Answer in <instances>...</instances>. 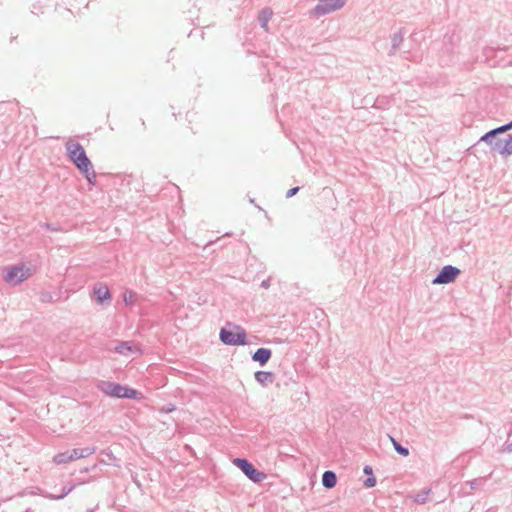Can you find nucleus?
Returning a JSON list of instances; mask_svg holds the SVG:
<instances>
[{
    "label": "nucleus",
    "instance_id": "1a4fd4ad",
    "mask_svg": "<svg viewBox=\"0 0 512 512\" xmlns=\"http://www.w3.org/2000/svg\"><path fill=\"white\" fill-rule=\"evenodd\" d=\"M404 41V33L402 29L394 32L391 36V49L389 51V55H395L398 51L399 47Z\"/></svg>",
    "mask_w": 512,
    "mask_h": 512
},
{
    "label": "nucleus",
    "instance_id": "aec40b11",
    "mask_svg": "<svg viewBox=\"0 0 512 512\" xmlns=\"http://www.w3.org/2000/svg\"><path fill=\"white\" fill-rule=\"evenodd\" d=\"M75 487H76V485H75V484H72V485H70V486H64V487L62 488V492H61V494H60V495H57V496H55V495H49V496H47V497H48V498H50V499H54V500L63 499V498H64L65 496H67V495H68V494H69V493H70V492H71Z\"/></svg>",
    "mask_w": 512,
    "mask_h": 512
},
{
    "label": "nucleus",
    "instance_id": "6e6552de",
    "mask_svg": "<svg viewBox=\"0 0 512 512\" xmlns=\"http://www.w3.org/2000/svg\"><path fill=\"white\" fill-rule=\"evenodd\" d=\"M272 351L268 348H259L252 355V360L264 366L271 358Z\"/></svg>",
    "mask_w": 512,
    "mask_h": 512
},
{
    "label": "nucleus",
    "instance_id": "473e14b6",
    "mask_svg": "<svg viewBox=\"0 0 512 512\" xmlns=\"http://www.w3.org/2000/svg\"><path fill=\"white\" fill-rule=\"evenodd\" d=\"M505 450H506L507 452H509V453H511V452H512V441H511L510 443H507V444H506V448H505Z\"/></svg>",
    "mask_w": 512,
    "mask_h": 512
},
{
    "label": "nucleus",
    "instance_id": "f257e3e1",
    "mask_svg": "<svg viewBox=\"0 0 512 512\" xmlns=\"http://www.w3.org/2000/svg\"><path fill=\"white\" fill-rule=\"evenodd\" d=\"M65 146L69 159L75 164L79 171H87V168L89 169L91 167V161L80 143L68 141Z\"/></svg>",
    "mask_w": 512,
    "mask_h": 512
},
{
    "label": "nucleus",
    "instance_id": "c85d7f7f",
    "mask_svg": "<svg viewBox=\"0 0 512 512\" xmlns=\"http://www.w3.org/2000/svg\"><path fill=\"white\" fill-rule=\"evenodd\" d=\"M492 131L495 133V135H496V136H499L500 134L505 133V131H504V129H503V127H502V125H501V126H499V127H496V128H494V129H492Z\"/></svg>",
    "mask_w": 512,
    "mask_h": 512
},
{
    "label": "nucleus",
    "instance_id": "423d86ee",
    "mask_svg": "<svg viewBox=\"0 0 512 512\" xmlns=\"http://www.w3.org/2000/svg\"><path fill=\"white\" fill-rule=\"evenodd\" d=\"M493 151L502 156L512 154V134L507 135L505 139H497L493 145Z\"/></svg>",
    "mask_w": 512,
    "mask_h": 512
},
{
    "label": "nucleus",
    "instance_id": "ddd939ff",
    "mask_svg": "<svg viewBox=\"0 0 512 512\" xmlns=\"http://www.w3.org/2000/svg\"><path fill=\"white\" fill-rule=\"evenodd\" d=\"M337 484V476L335 472L327 470L322 475V485L327 489H332Z\"/></svg>",
    "mask_w": 512,
    "mask_h": 512
},
{
    "label": "nucleus",
    "instance_id": "b1692460",
    "mask_svg": "<svg viewBox=\"0 0 512 512\" xmlns=\"http://www.w3.org/2000/svg\"><path fill=\"white\" fill-rule=\"evenodd\" d=\"M376 485V479L375 477L371 476V477H368L365 481H364V486L367 487V488H371V487H374Z\"/></svg>",
    "mask_w": 512,
    "mask_h": 512
},
{
    "label": "nucleus",
    "instance_id": "393cba45",
    "mask_svg": "<svg viewBox=\"0 0 512 512\" xmlns=\"http://www.w3.org/2000/svg\"><path fill=\"white\" fill-rule=\"evenodd\" d=\"M426 495H427V493H425V494H418V495L415 497V502L420 503V504L425 503V501H426Z\"/></svg>",
    "mask_w": 512,
    "mask_h": 512
},
{
    "label": "nucleus",
    "instance_id": "4468645a",
    "mask_svg": "<svg viewBox=\"0 0 512 512\" xmlns=\"http://www.w3.org/2000/svg\"><path fill=\"white\" fill-rule=\"evenodd\" d=\"M115 351L122 355H129L136 351V347L130 341L120 342L116 345Z\"/></svg>",
    "mask_w": 512,
    "mask_h": 512
},
{
    "label": "nucleus",
    "instance_id": "9d476101",
    "mask_svg": "<svg viewBox=\"0 0 512 512\" xmlns=\"http://www.w3.org/2000/svg\"><path fill=\"white\" fill-rule=\"evenodd\" d=\"M95 452H96L95 447H85V448H81V449L75 448V449H72L71 451H69L70 456H71V461L81 459V458H86V457L94 454Z\"/></svg>",
    "mask_w": 512,
    "mask_h": 512
},
{
    "label": "nucleus",
    "instance_id": "412c9836",
    "mask_svg": "<svg viewBox=\"0 0 512 512\" xmlns=\"http://www.w3.org/2000/svg\"><path fill=\"white\" fill-rule=\"evenodd\" d=\"M393 447L396 450L397 453H399L402 456H408L409 455V449L402 446L399 442H397L394 438L390 437Z\"/></svg>",
    "mask_w": 512,
    "mask_h": 512
},
{
    "label": "nucleus",
    "instance_id": "9b49d317",
    "mask_svg": "<svg viewBox=\"0 0 512 512\" xmlns=\"http://www.w3.org/2000/svg\"><path fill=\"white\" fill-rule=\"evenodd\" d=\"M255 380L262 386H268L274 382L275 375L269 371H257L255 373Z\"/></svg>",
    "mask_w": 512,
    "mask_h": 512
},
{
    "label": "nucleus",
    "instance_id": "6ab92c4d",
    "mask_svg": "<svg viewBox=\"0 0 512 512\" xmlns=\"http://www.w3.org/2000/svg\"><path fill=\"white\" fill-rule=\"evenodd\" d=\"M81 173H83L85 175V178L87 179L88 183L91 184V185H95L96 184V173L93 169V165L91 164V167L88 169L87 168V171H80Z\"/></svg>",
    "mask_w": 512,
    "mask_h": 512
},
{
    "label": "nucleus",
    "instance_id": "a878e982",
    "mask_svg": "<svg viewBox=\"0 0 512 512\" xmlns=\"http://www.w3.org/2000/svg\"><path fill=\"white\" fill-rule=\"evenodd\" d=\"M299 191V187H294V188H291L287 191L286 193V197L287 198H291L293 197L294 195H296V193Z\"/></svg>",
    "mask_w": 512,
    "mask_h": 512
},
{
    "label": "nucleus",
    "instance_id": "f3484780",
    "mask_svg": "<svg viewBox=\"0 0 512 512\" xmlns=\"http://www.w3.org/2000/svg\"><path fill=\"white\" fill-rule=\"evenodd\" d=\"M433 284H447L448 283V265H445L440 273L433 279Z\"/></svg>",
    "mask_w": 512,
    "mask_h": 512
},
{
    "label": "nucleus",
    "instance_id": "2eb2a0df",
    "mask_svg": "<svg viewBox=\"0 0 512 512\" xmlns=\"http://www.w3.org/2000/svg\"><path fill=\"white\" fill-rule=\"evenodd\" d=\"M272 15L273 11L270 8H264L259 13V23L265 31H268V23L271 20Z\"/></svg>",
    "mask_w": 512,
    "mask_h": 512
},
{
    "label": "nucleus",
    "instance_id": "5701e85b",
    "mask_svg": "<svg viewBox=\"0 0 512 512\" xmlns=\"http://www.w3.org/2000/svg\"><path fill=\"white\" fill-rule=\"evenodd\" d=\"M461 273L460 269L450 265V282H453Z\"/></svg>",
    "mask_w": 512,
    "mask_h": 512
},
{
    "label": "nucleus",
    "instance_id": "39448f33",
    "mask_svg": "<svg viewBox=\"0 0 512 512\" xmlns=\"http://www.w3.org/2000/svg\"><path fill=\"white\" fill-rule=\"evenodd\" d=\"M347 0H318V4L311 11V15L320 17L340 10Z\"/></svg>",
    "mask_w": 512,
    "mask_h": 512
},
{
    "label": "nucleus",
    "instance_id": "4be33fe9",
    "mask_svg": "<svg viewBox=\"0 0 512 512\" xmlns=\"http://www.w3.org/2000/svg\"><path fill=\"white\" fill-rule=\"evenodd\" d=\"M138 392L134 389L124 387L122 397L121 398H128V399H134L136 398Z\"/></svg>",
    "mask_w": 512,
    "mask_h": 512
},
{
    "label": "nucleus",
    "instance_id": "7ed1b4c3",
    "mask_svg": "<svg viewBox=\"0 0 512 512\" xmlns=\"http://www.w3.org/2000/svg\"><path fill=\"white\" fill-rule=\"evenodd\" d=\"M4 274V280L13 285L20 284L31 276V269L24 264L7 267Z\"/></svg>",
    "mask_w": 512,
    "mask_h": 512
},
{
    "label": "nucleus",
    "instance_id": "20e7f679",
    "mask_svg": "<svg viewBox=\"0 0 512 512\" xmlns=\"http://www.w3.org/2000/svg\"><path fill=\"white\" fill-rule=\"evenodd\" d=\"M235 328V332L234 331H230L226 328H222L220 330V340L226 344V345H231V346H235V345H245L246 344V331L240 327V326H237L235 325L234 326Z\"/></svg>",
    "mask_w": 512,
    "mask_h": 512
},
{
    "label": "nucleus",
    "instance_id": "72a5a7b5",
    "mask_svg": "<svg viewBox=\"0 0 512 512\" xmlns=\"http://www.w3.org/2000/svg\"><path fill=\"white\" fill-rule=\"evenodd\" d=\"M43 227H45L46 229H49V230H56L55 228H53L50 224L46 223L43 225Z\"/></svg>",
    "mask_w": 512,
    "mask_h": 512
},
{
    "label": "nucleus",
    "instance_id": "f8f14e48",
    "mask_svg": "<svg viewBox=\"0 0 512 512\" xmlns=\"http://www.w3.org/2000/svg\"><path fill=\"white\" fill-rule=\"evenodd\" d=\"M93 291L98 303L100 304H103L105 300H109L111 298L109 289L104 285L95 286Z\"/></svg>",
    "mask_w": 512,
    "mask_h": 512
},
{
    "label": "nucleus",
    "instance_id": "cd10ccee",
    "mask_svg": "<svg viewBox=\"0 0 512 512\" xmlns=\"http://www.w3.org/2000/svg\"><path fill=\"white\" fill-rule=\"evenodd\" d=\"M492 131L495 133V135H496V136H499L500 134L505 133V131H504V129H503V127H502V125H501V126H499V127H496V128H494V129H492Z\"/></svg>",
    "mask_w": 512,
    "mask_h": 512
},
{
    "label": "nucleus",
    "instance_id": "f704fd0d",
    "mask_svg": "<svg viewBox=\"0 0 512 512\" xmlns=\"http://www.w3.org/2000/svg\"><path fill=\"white\" fill-rule=\"evenodd\" d=\"M88 512H93V510H89Z\"/></svg>",
    "mask_w": 512,
    "mask_h": 512
},
{
    "label": "nucleus",
    "instance_id": "f03ea898",
    "mask_svg": "<svg viewBox=\"0 0 512 512\" xmlns=\"http://www.w3.org/2000/svg\"><path fill=\"white\" fill-rule=\"evenodd\" d=\"M233 464L237 466L254 483H261L267 478L264 472L257 470L252 463L245 458H235Z\"/></svg>",
    "mask_w": 512,
    "mask_h": 512
},
{
    "label": "nucleus",
    "instance_id": "c756f323",
    "mask_svg": "<svg viewBox=\"0 0 512 512\" xmlns=\"http://www.w3.org/2000/svg\"><path fill=\"white\" fill-rule=\"evenodd\" d=\"M261 287L268 289L270 287V279L268 278V279L263 280L261 283Z\"/></svg>",
    "mask_w": 512,
    "mask_h": 512
},
{
    "label": "nucleus",
    "instance_id": "0eeeda50",
    "mask_svg": "<svg viewBox=\"0 0 512 512\" xmlns=\"http://www.w3.org/2000/svg\"><path fill=\"white\" fill-rule=\"evenodd\" d=\"M98 387L105 394L112 396V397H117V398L122 397V393H123V389H124V386H122L118 383L110 382V381H102Z\"/></svg>",
    "mask_w": 512,
    "mask_h": 512
},
{
    "label": "nucleus",
    "instance_id": "7c9ffc66",
    "mask_svg": "<svg viewBox=\"0 0 512 512\" xmlns=\"http://www.w3.org/2000/svg\"><path fill=\"white\" fill-rule=\"evenodd\" d=\"M502 127H503V129H504V131H505V132H507V131L511 130V129H512V121H510V122H508V123H506V124L502 125Z\"/></svg>",
    "mask_w": 512,
    "mask_h": 512
},
{
    "label": "nucleus",
    "instance_id": "dca6fc26",
    "mask_svg": "<svg viewBox=\"0 0 512 512\" xmlns=\"http://www.w3.org/2000/svg\"><path fill=\"white\" fill-rule=\"evenodd\" d=\"M497 139H500L498 136L495 135V133L491 130L486 132L479 140V142H484L487 145L490 146L491 150L493 151V145L495 144V141Z\"/></svg>",
    "mask_w": 512,
    "mask_h": 512
},
{
    "label": "nucleus",
    "instance_id": "a211bd4d",
    "mask_svg": "<svg viewBox=\"0 0 512 512\" xmlns=\"http://www.w3.org/2000/svg\"><path fill=\"white\" fill-rule=\"evenodd\" d=\"M54 463L56 464H65L71 462V456L69 451L58 453L53 458Z\"/></svg>",
    "mask_w": 512,
    "mask_h": 512
},
{
    "label": "nucleus",
    "instance_id": "bb28decb",
    "mask_svg": "<svg viewBox=\"0 0 512 512\" xmlns=\"http://www.w3.org/2000/svg\"><path fill=\"white\" fill-rule=\"evenodd\" d=\"M482 481H484L483 478L474 479V480L470 481L469 483H470L471 489H475L477 487L478 483L482 482Z\"/></svg>",
    "mask_w": 512,
    "mask_h": 512
},
{
    "label": "nucleus",
    "instance_id": "2f4dec72",
    "mask_svg": "<svg viewBox=\"0 0 512 512\" xmlns=\"http://www.w3.org/2000/svg\"><path fill=\"white\" fill-rule=\"evenodd\" d=\"M364 473L365 474H372V468L370 466L364 467Z\"/></svg>",
    "mask_w": 512,
    "mask_h": 512
}]
</instances>
